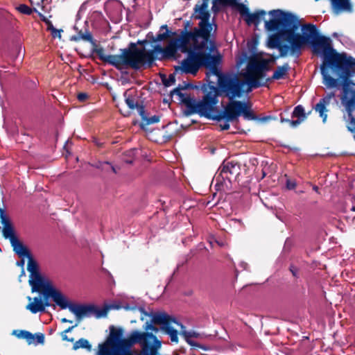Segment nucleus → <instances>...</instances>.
<instances>
[{
  "instance_id": "1",
  "label": "nucleus",
  "mask_w": 355,
  "mask_h": 355,
  "mask_svg": "<svg viewBox=\"0 0 355 355\" xmlns=\"http://www.w3.org/2000/svg\"><path fill=\"white\" fill-rule=\"evenodd\" d=\"M300 27L302 34L297 33L293 43V51L297 53L296 58L300 57L306 44H311L315 53L323 55V62L320 66L322 83L329 89L339 85L338 80L329 75L330 69L343 80V85L347 86L348 79L355 71L354 58L345 53H337L331 46L330 38L319 35L316 25L304 24Z\"/></svg>"
},
{
  "instance_id": "2",
  "label": "nucleus",
  "mask_w": 355,
  "mask_h": 355,
  "mask_svg": "<svg viewBox=\"0 0 355 355\" xmlns=\"http://www.w3.org/2000/svg\"><path fill=\"white\" fill-rule=\"evenodd\" d=\"M270 19L265 21V29L268 31H278L268 39V46L271 49H277L280 57L288 55L295 56L297 53L293 51V43L297 35L300 21L297 17L290 12L281 9L272 10L268 12Z\"/></svg>"
},
{
  "instance_id": "3",
  "label": "nucleus",
  "mask_w": 355,
  "mask_h": 355,
  "mask_svg": "<svg viewBox=\"0 0 355 355\" xmlns=\"http://www.w3.org/2000/svg\"><path fill=\"white\" fill-rule=\"evenodd\" d=\"M218 91L216 88L210 97L208 96V101L204 102L200 107H194L193 112H197L200 116H204L209 119L221 121L223 123L220 124L222 130H226L230 128V122H234L238 120L240 116H243L245 120H254L256 116L251 110L250 106L247 103L242 101H229L223 107V111H219L216 108Z\"/></svg>"
},
{
  "instance_id": "4",
  "label": "nucleus",
  "mask_w": 355,
  "mask_h": 355,
  "mask_svg": "<svg viewBox=\"0 0 355 355\" xmlns=\"http://www.w3.org/2000/svg\"><path fill=\"white\" fill-rule=\"evenodd\" d=\"M187 57L184 59L180 66L175 67V71L182 73L196 74L200 67L209 69L207 76L209 78L213 73H218L217 65L222 57L218 54L215 42L195 44L188 45Z\"/></svg>"
},
{
  "instance_id": "5",
  "label": "nucleus",
  "mask_w": 355,
  "mask_h": 355,
  "mask_svg": "<svg viewBox=\"0 0 355 355\" xmlns=\"http://www.w3.org/2000/svg\"><path fill=\"white\" fill-rule=\"evenodd\" d=\"M27 270L30 272L29 284L32 293L37 292L38 296L27 297L29 303L26 309L32 313L44 312L46 307L51 306L49 297L58 288L49 277L40 273L37 262L31 256L28 261Z\"/></svg>"
},
{
  "instance_id": "6",
  "label": "nucleus",
  "mask_w": 355,
  "mask_h": 355,
  "mask_svg": "<svg viewBox=\"0 0 355 355\" xmlns=\"http://www.w3.org/2000/svg\"><path fill=\"white\" fill-rule=\"evenodd\" d=\"M99 58L117 69L130 67L138 70L144 65L150 67L154 61L153 51H146L144 48H138L135 43H130L127 49H121L119 55L102 54Z\"/></svg>"
},
{
  "instance_id": "7",
  "label": "nucleus",
  "mask_w": 355,
  "mask_h": 355,
  "mask_svg": "<svg viewBox=\"0 0 355 355\" xmlns=\"http://www.w3.org/2000/svg\"><path fill=\"white\" fill-rule=\"evenodd\" d=\"M192 25L193 24L190 20L186 21L184 23V29L180 31L178 37L171 40L164 48L157 46L155 48V51L161 53L162 57L165 58H173L178 50L182 53L187 52L188 45L189 44H201L202 42L203 43L214 42V40L209 36L202 37L199 34L191 36L187 35L189 33L195 32V28L192 31H189Z\"/></svg>"
},
{
  "instance_id": "8",
  "label": "nucleus",
  "mask_w": 355,
  "mask_h": 355,
  "mask_svg": "<svg viewBox=\"0 0 355 355\" xmlns=\"http://www.w3.org/2000/svg\"><path fill=\"white\" fill-rule=\"evenodd\" d=\"M218 73H213L216 77L218 87L215 86L218 94L229 99V101H236V98H240L248 94V83L245 80L240 79L236 74H224L217 67Z\"/></svg>"
},
{
  "instance_id": "9",
  "label": "nucleus",
  "mask_w": 355,
  "mask_h": 355,
  "mask_svg": "<svg viewBox=\"0 0 355 355\" xmlns=\"http://www.w3.org/2000/svg\"><path fill=\"white\" fill-rule=\"evenodd\" d=\"M50 300L53 302L54 306H58L61 309H68L75 315L78 322L84 318L89 317L94 313L96 318L105 317L109 309L104 308L98 311H95L94 306H93L72 303L59 288L49 297V301Z\"/></svg>"
},
{
  "instance_id": "10",
  "label": "nucleus",
  "mask_w": 355,
  "mask_h": 355,
  "mask_svg": "<svg viewBox=\"0 0 355 355\" xmlns=\"http://www.w3.org/2000/svg\"><path fill=\"white\" fill-rule=\"evenodd\" d=\"M272 61V59L257 55L248 58L247 67L243 74L248 83V92L261 86L259 80L265 78L266 73L270 70V63Z\"/></svg>"
},
{
  "instance_id": "11",
  "label": "nucleus",
  "mask_w": 355,
  "mask_h": 355,
  "mask_svg": "<svg viewBox=\"0 0 355 355\" xmlns=\"http://www.w3.org/2000/svg\"><path fill=\"white\" fill-rule=\"evenodd\" d=\"M209 0H202L200 4H196L193 8L194 12L193 17L196 19H199L200 22L197 27H195L193 33H189L187 35H200L202 37L214 35L217 29V25L213 21L209 22L210 13L207 8Z\"/></svg>"
},
{
  "instance_id": "12",
  "label": "nucleus",
  "mask_w": 355,
  "mask_h": 355,
  "mask_svg": "<svg viewBox=\"0 0 355 355\" xmlns=\"http://www.w3.org/2000/svg\"><path fill=\"white\" fill-rule=\"evenodd\" d=\"M153 324L159 325L161 330L169 336L172 343H178V330L175 329L174 325L180 327L181 323H179L175 319L164 313H155L151 315L150 323L146 322L144 329L146 331H152L157 333L159 329Z\"/></svg>"
},
{
  "instance_id": "13",
  "label": "nucleus",
  "mask_w": 355,
  "mask_h": 355,
  "mask_svg": "<svg viewBox=\"0 0 355 355\" xmlns=\"http://www.w3.org/2000/svg\"><path fill=\"white\" fill-rule=\"evenodd\" d=\"M212 84H214V82H211ZM216 87L214 85H210L209 83L207 85H204L202 87V91L204 93V96L201 100H196L194 98L191 97L187 94H183L182 92V88H180V87H176L173 89L171 92V95L174 96L177 95L180 96V101L182 102V103L185 105L187 108V112L188 114H197V112H194V107H200V105L204 103V102H207L208 101V96L210 97L215 90ZM197 109L198 107H196Z\"/></svg>"
},
{
  "instance_id": "14",
  "label": "nucleus",
  "mask_w": 355,
  "mask_h": 355,
  "mask_svg": "<svg viewBox=\"0 0 355 355\" xmlns=\"http://www.w3.org/2000/svg\"><path fill=\"white\" fill-rule=\"evenodd\" d=\"M0 216L1 219V223L3 225V235L6 239H8L10 241L11 245L13 248V250L15 253L21 254L24 250L23 248V244L19 241L15 234L13 227L10 222L9 218L7 217L4 210L0 209Z\"/></svg>"
},
{
  "instance_id": "15",
  "label": "nucleus",
  "mask_w": 355,
  "mask_h": 355,
  "mask_svg": "<svg viewBox=\"0 0 355 355\" xmlns=\"http://www.w3.org/2000/svg\"><path fill=\"white\" fill-rule=\"evenodd\" d=\"M180 334L184 338L185 341L193 347H198L204 351H209L211 349L209 346L200 344L198 341L205 339L207 336L204 334H200L194 330L187 331L183 324H180Z\"/></svg>"
},
{
  "instance_id": "16",
  "label": "nucleus",
  "mask_w": 355,
  "mask_h": 355,
  "mask_svg": "<svg viewBox=\"0 0 355 355\" xmlns=\"http://www.w3.org/2000/svg\"><path fill=\"white\" fill-rule=\"evenodd\" d=\"M335 97V93L331 92L326 96L320 99L319 102L313 106L314 110L319 114V116L322 119V122L325 123L327 118L328 110L327 107L329 105L330 101Z\"/></svg>"
},
{
  "instance_id": "17",
  "label": "nucleus",
  "mask_w": 355,
  "mask_h": 355,
  "mask_svg": "<svg viewBox=\"0 0 355 355\" xmlns=\"http://www.w3.org/2000/svg\"><path fill=\"white\" fill-rule=\"evenodd\" d=\"M346 110L348 114L347 129L349 132L354 133L355 139V101L349 100L346 105Z\"/></svg>"
},
{
  "instance_id": "18",
  "label": "nucleus",
  "mask_w": 355,
  "mask_h": 355,
  "mask_svg": "<svg viewBox=\"0 0 355 355\" xmlns=\"http://www.w3.org/2000/svg\"><path fill=\"white\" fill-rule=\"evenodd\" d=\"M241 15L245 16V21L248 25L254 24L258 26L261 23V19L266 15V12L263 10H258L254 13H250L247 8L246 13H240Z\"/></svg>"
},
{
  "instance_id": "19",
  "label": "nucleus",
  "mask_w": 355,
  "mask_h": 355,
  "mask_svg": "<svg viewBox=\"0 0 355 355\" xmlns=\"http://www.w3.org/2000/svg\"><path fill=\"white\" fill-rule=\"evenodd\" d=\"M239 165L236 162L229 161L227 159L224 160L222 166L220 167L222 174H225L228 176L229 175H236L237 174H239Z\"/></svg>"
},
{
  "instance_id": "20",
  "label": "nucleus",
  "mask_w": 355,
  "mask_h": 355,
  "mask_svg": "<svg viewBox=\"0 0 355 355\" xmlns=\"http://www.w3.org/2000/svg\"><path fill=\"white\" fill-rule=\"evenodd\" d=\"M293 118H297L295 121H292L291 122V128H296L305 119L306 115L304 113V109L303 106L299 105L294 108V110L292 113Z\"/></svg>"
},
{
  "instance_id": "21",
  "label": "nucleus",
  "mask_w": 355,
  "mask_h": 355,
  "mask_svg": "<svg viewBox=\"0 0 355 355\" xmlns=\"http://www.w3.org/2000/svg\"><path fill=\"white\" fill-rule=\"evenodd\" d=\"M213 182H215V187L218 191H222L228 187L230 178L227 175L222 174L220 171V173L214 177Z\"/></svg>"
},
{
  "instance_id": "22",
  "label": "nucleus",
  "mask_w": 355,
  "mask_h": 355,
  "mask_svg": "<svg viewBox=\"0 0 355 355\" xmlns=\"http://www.w3.org/2000/svg\"><path fill=\"white\" fill-rule=\"evenodd\" d=\"M332 7L336 12L352 11V5L349 0H331Z\"/></svg>"
},
{
  "instance_id": "23",
  "label": "nucleus",
  "mask_w": 355,
  "mask_h": 355,
  "mask_svg": "<svg viewBox=\"0 0 355 355\" xmlns=\"http://www.w3.org/2000/svg\"><path fill=\"white\" fill-rule=\"evenodd\" d=\"M291 67L288 63H284L282 66H278L276 69L274 71L273 74L271 77L272 80H280L285 78L288 71H290Z\"/></svg>"
},
{
  "instance_id": "24",
  "label": "nucleus",
  "mask_w": 355,
  "mask_h": 355,
  "mask_svg": "<svg viewBox=\"0 0 355 355\" xmlns=\"http://www.w3.org/2000/svg\"><path fill=\"white\" fill-rule=\"evenodd\" d=\"M23 248L24 250H23L22 253H21V254L16 253L18 255V257L21 259V260L19 261H17V265L18 266H20L22 268L21 275H25V272H24V267L25 265V259H27V260L28 261L29 257H31V254H30L29 251L28 250L26 246H24V245H23Z\"/></svg>"
},
{
  "instance_id": "25",
  "label": "nucleus",
  "mask_w": 355,
  "mask_h": 355,
  "mask_svg": "<svg viewBox=\"0 0 355 355\" xmlns=\"http://www.w3.org/2000/svg\"><path fill=\"white\" fill-rule=\"evenodd\" d=\"M123 96L125 103L130 109L133 110L139 105L130 90L125 91L123 94Z\"/></svg>"
},
{
  "instance_id": "26",
  "label": "nucleus",
  "mask_w": 355,
  "mask_h": 355,
  "mask_svg": "<svg viewBox=\"0 0 355 355\" xmlns=\"http://www.w3.org/2000/svg\"><path fill=\"white\" fill-rule=\"evenodd\" d=\"M227 6H231L236 8L239 13H246L247 6L241 3H239L238 0H225Z\"/></svg>"
},
{
  "instance_id": "27",
  "label": "nucleus",
  "mask_w": 355,
  "mask_h": 355,
  "mask_svg": "<svg viewBox=\"0 0 355 355\" xmlns=\"http://www.w3.org/2000/svg\"><path fill=\"white\" fill-rule=\"evenodd\" d=\"M80 348L87 349L88 351L92 349V346L89 341L85 338H80L77 340L73 346V349L76 350Z\"/></svg>"
},
{
  "instance_id": "28",
  "label": "nucleus",
  "mask_w": 355,
  "mask_h": 355,
  "mask_svg": "<svg viewBox=\"0 0 355 355\" xmlns=\"http://www.w3.org/2000/svg\"><path fill=\"white\" fill-rule=\"evenodd\" d=\"M80 40L88 41V42H93L92 35L89 33H88V32L82 33L80 31V32L78 33V35H73L71 37V40L76 41V42L79 41Z\"/></svg>"
},
{
  "instance_id": "29",
  "label": "nucleus",
  "mask_w": 355,
  "mask_h": 355,
  "mask_svg": "<svg viewBox=\"0 0 355 355\" xmlns=\"http://www.w3.org/2000/svg\"><path fill=\"white\" fill-rule=\"evenodd\" d=\"M159 121V116H158L157 115H154L150 117H148V116H146V119H144L143 120V123H141V125L143 128L144 125H150V124H153V123H157Z\"/></svg>"
},
{
  "instance_id": "30",
  "label": "nucleus",
  "mask_w": 355,
  "mask_h": 355,
  "mask_svg": "<svg viewBox=\"0 0 355 355\" xmlns=\"http://www.w3.org/2000/svg\"><path fill=\"white\" fill-rule=\"evenodd\" d=\"M225 0H213L212 10L216 12L218 11L220 7L227 6Z\"/></svg>"
},
{
  "instance_id": "31",
  "label": "nucleus",
  "mask_w": 355,
  "mask_h": 355,
  "mask_svg": "<svg viewBox=\"0 0 355 355\" xmlns=\"http://www.w3.org/2000/svg\"><path fill=\"white\" fill-rule=\"evenodd\" d=\"M161 28H165L166 31L164 33L157 34L156 36V41H162L169 36V31L168 30L166 25L162 26Z\"/></svg>"
},
{
  "instance_id": "32",
  "label": "nucleus",
  "mask_w": 355,
  "mask_h": 355,
  "mask_svg": "<svg viewBox=\"0 0 355 355\" xmlns=\"http://www.w3.org/2000/svg\"><path fill=\"white\" fill-rule=\"evenodd\" d=\"M163 83L166 87H170L175 84V78L173 74H170L168 78L162 79Z\"/></svg>"
},
{
  "instance_id": "33",
  "label": "nucleus",
  "mask_w": 355,
  "mask_h": 355,
  "mask_svg": "<svg viewBox=\"0 0 355 355\" xmlns=\"http://www.w3.org/2000/svg\"><path fill=\"white\" fill-rule=\"evenodd\" d=\"M17 10L23 14L30 15L32 12L31 8L26 4H20Z\"/></svg>"
},
{
  "instance_id": "34",
  "label": "nucleus",
  "mask_w": 355,
  "mask_h": 355,
  "mask_svg": "<svg viewBox=\"0 0 355 355\" xmlns=\"http://www.w3.org/2000/svg\"><path fill=\"white\" fill-rule=\"evenodd\" d=\"M48 29L51 31V35L53 37H61V31L54 28L51 24L49 25Z\"/></svg>"
},
{
  "instance_id": "35",
  "label": "nucleus",
  "mask_w": 355,
  "mask_h": 355,
  "mask_svg": "<svg viewBox=\"0 0 355 355\" xmlns=\"http://www.w3.org/2000/svg\"><path fill=\"white\" fill-rule=\"evenodd\" d=\"M78 325V324H76L75 325V327H76ZM74 328V326H72V327H69L67 329H66L65 331H64L61 336H62V338L64 340H67V341H70V342H73V339L71 338V339H69L68 338L67 336V333L68 332H70Z\"/></svg>"
},
{
  "instance_id": "36",
  "label": "nucleus",
  "mask_w": 355,
  "mask_h": 355,
  "mask_svg": "<svg viewBox=\"0 0 355 355\" xmlns=\"http://www.w3.org/2000/svg\"><path fill=\"white\" fill-rule=\"evenodd\" d=\"M137 110L138 111V113L141 116V119H142V121L144 119H146V116H147V114L145 111V108L143 105H138L137 106Z\"/></svg>"
},
{
  "instance_id": "37",
  "label": "nucleus",
  "mask_w": 355,
  "mask_h": 355,
  "mask_svg": "<svg viewBox=\"0 0 355 355\" xmlns=\"http://www.w3.org/2000/svg\"><path fill=\"white\" fill-rule=\"evenodd\" d=\"M98 168H101L102 169H107L108 168H112V169L115 171V169L113 166H112L109 162H104L97 166Z\"/></svg>"
},
{
  "instance_id": "38",
  "label": "nucleus",
  "mask_w": 355,
  "mask_h": 355,
  "mask_svg": "<svg viewBox=\"0 0 355 355\" xmlns=\"http://www.w3.org/2000/svg\"><path fill=\"white\" fill-rule=\"evenodd\" d=\"M295 186L296 184L295 181L288 179L286 180V187L288 189H293L295 187Z\"/></svg>"
},
{
  "instance_id": "39",
  "label": "nucleus",
  "mask_w": 355,
  "mask_h": 355,
  "mask_svg": "<svg viewBox=\"0 0 355 355\" xmlns=\"http://www.w3.org/2000/svg\"><path fill=\"white\" fill-rule=\"evenodd\" d=\"M35 340L37 343H44V336L42 334H37L35 335Z\"/></svg>"
},
{
  "instance_id": "40",
  "label": "nucleus",
  "mask_w": 355,
  "mask_h": 355,
  "mask_svg": "<svg viewBox=\"0 0 355 355\" xmlns=\"http://www.w3.org/2000/svg\"><path fill=\"white\" fill-rule=\"evenodd\" d=\"M93 141L97 146L99 147L102 146L103 144V142L101 141L98 139L96 138H94Z\"/></svg>"
},
{
  "instance_id": "41",
  "label": "nucleus",
  "mask_w": 355,
  "mask_h": 355,
  "mask_svg": "<svg viewBox=\"0 0 355 355\" xmlns=\"http://www.w3.org/2000/svg\"><path fill=\"white\" fill-rule=\"evenodd\" d=\"M87 98V94L85 93H80L78 95V98L80 101H84Z\"/></svg>"
},
{
  "instance_id": "42",
  "label": "nucleus",
  "mask_w": 355,
  "mask_h": 355,
  "mask_svg": "<svg viewBox=\"0 0 355 355\" xmlns=\"http://www.w3.org/2000/svg\"><path fill=\"white\" fill-rule=\"evenodd\" d=\"M291 271L293 276L297 277V269L295 268L294 266L291 267Z\"/></svg>"
},
{
  "instance_id": "43",
  "label": "nucleus",
  "mask_w": 355,
  "mask_h": 355,
  "mask_svg": "<svg viewBox=\"0 0 355 355\" xmlns=\"http://www.w3.org/2000/svg\"><path fill=\"white\" fill-rule=\"evenodd\" d=\"M280 121L282 123H288L289 124V125L291 126V122L293 121V120H291V119H285L282 116H281V119H280Z\"/></svg>"
},
{
  "instance_id": "44",
  "label": "nucleus",
  "mask_w": 355,
  "mask_h": 355,
  "mask_svg": "<svg viewBox=\"0 0 355 355\" xmlns=\"http://www.w3.org/2000/svg\"><path fill=\"white\" fill-rule=\"evenodd\" d=\"M62 322H69V323H72V320H68L67 318H62L61 320Z\"/></svg>"
},
{
  "instance_id": "45",
  "label": "nucleus",
  "mask_w": 355,
  "mask_h": 355,
  "mask_svg": "<svg viewBox=\"0 0 355 355\" xmlns=\"http://www.w3.org/2000/svg\"><path fill=\"white\" fill-rule=\"evenodd\" d=\"M24 333L26 334V337H27L28 338H33V335H32L31 333L28 332V331H25Z\"/></svg>"
},
{
  "instance_id": "46",
  "label": "nucleus",
  "mask_w": 355,
  "mask_h": 355,
  "mask_svg": "<svg viewBox=\"0 0 355 355\" xmlns=\"http://www.w3.org/2000/svg\"><path fill=\"white\" fill-rule=\"evenodd\" d=\"M241 264L242 267H243V268H246V267H245V266H246V265H247V264H246L245 263H244V262H241Z\"/></svg>"
},
{
  "instance_id": "47",
  "label": "nucleus",
  "mask_w": 355,
  "mask_h": 355,
  "mask_svg": "<svg viewBox=\"0 0 355 355\" xmlns=\"http://www.w3.org/2000/svg\"><path fill=\"white\" fill-rule=\"evenodd\" d=\"M313 190H314L315 191L318 192V187H316V186H314V187H313Z\"/></svg>"
},
{
  "instance_id": "48",
  "label": "nucleus",
  "mask_w": 355,
  "mask_h": 355,
  "mask_svg": "<svg viewBox=\"0 0 355 355\" xmlns=\"http://www.w3.org/2000/svg\"><path fill=\"white\" fill-rule=\"evenodd\" d=\"M70 158H73L76 161H78V157H69Z\"/></svg>"
},
{
  "instance_id": "49",
  "label": "nucleus",
  "mask_w": 355,
  "mask_h": 355,
  "mask_svg": "<svg viewBox=\"0 0 355 355\" xmlns=\"http://www.w3.org/2000/svg\"><path fill=\"white\" fill-rule=\"evenodd\" d=\"M243 59H241V60H239V61L238 62V64H241V63L243 62Z\"/></svg>"
},
{
  "instance_id": "50",
  "label": "nucleus",
  "mask_w": 355,
  "mask_h": 355,
  "mask_svg": "<svg viewBox=\"0 0 355 355\" xmlns=\"http://www.w3.org/2000/svg\"><path fill=\"white\" fill-rule=\"evenodd\" d=\"M132 162H133L132 160H126V162L128 164H132Z\"/></svg>"
},
{
  "instance_id": "51",
  "label": "nucleus",
  "mask_w": 355,
  "mask_h": 355,
  "mask_svg": "<svg viewBox=\"0 0 355 355\" xmlns=\"http://www.w3.org/2000/svg\"><path fill=\"white\" fill-rule=\"evenodd\" d=\"M354 60H355V59H354ZM354 74H355V71H354V72H352V74L350 75V78H351L352 76H353Z\"/></svg>"
},
{
  "instance_id": "52",
  "label": "nucleus",
  "mask_w": 355,
  "mask_h": 355,
  "mask_svg": "<svg viewBox=\"0 0 355 355\" xmlns=\"http://www.w3.org/2000/svg\"><path fill=\"white\" fill-rule=\"evenodd\" d=\"M351 210H352V211H355V207H352L351 208Z\"/></svg>"
},
{
  "instance_id": "53",
  "label": "nucleus",
  "mask_w": 355,
  "mask_h": 355,
  "mask_svg": "<svg viewBox=\"0 0 355 355\" xmlns=\"http://www.w3.org/2000/svg\"><path fill=\"white\" fill-rule=\"evenodd\" d=\"M217 243H218V244L219 245H220V246L223 245V243H219V242H217Z\"/></svg>"
},
{
  "instance_id": "54",
  "label": "nucleus",
  "mask_w": 355,
  "mask_h": 355,
  "mask_svg": "<svg viewBox=\"0 0 355 355\" xmlns=\"http://www.w3.org/2000/svg\"><path fill=\"white\" fill-rule=\"evenodd\" d=\"M214 150H215L214 149H211V153H215V152H214Z\"/></svg>"
},
{
  "instance_id": "55",
  "label": "nucleus",
  "mask_w": 355,
  "mask_h": 355,
  "mask_svg": "<svg viewBox=\"0 0 355 355\" xmlns=\"http://www.w3.org/2000/svg\"><path fill=\"white\" fill-rule=\"evenodd\" d=\"M326 155L330 156V155H333V154H331V153H328V154H327Z\"/></svg>"
},
{
  "instance_id": "56",
  "label": "nucleus",
  "mask_w": 355,
  "mask_h": 355,
  "mask_svg": "<svg viewBox=\"0 0 355 355\" xmlns=\"http://www.w3.org/2000/svg\"><path fill=\"white\" fill-rule=\"evenodd\" d=\"M22 276H23V275H21L19 276V281H21V277Z\"/></svg>"
}]
</instances>
